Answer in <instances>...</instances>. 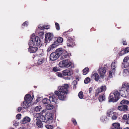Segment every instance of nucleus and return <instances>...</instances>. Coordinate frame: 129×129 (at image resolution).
I'll use <instances>...</instances> for the list:
<instances>
[{
    "label": "nucleus",
    "instance_id": "5fc2aeb1",
    "mask_svg": "<svg viewBox=\"0 0 129 129\" xmlns=\"http://www.w3.org/2000/svg\"><path fill=\"white\" fill-rule=\"evenodd\" d=\"M13 125L15 126H17L18 125V123H16L14 124Z\"/></svg>",
    "mask_w": 129,
    "mask_h": 129
},
{
    "label": "nucleus",
    "instance_id": "ea45409f",
    "mask_svg": "<svg viewBox=\"0 0 129 129\" xmlns=\"http://www.w3.org/2000/svg\"><path fill=\"white\" fill-rule=\"evenodd\" d=\"M106 117L105 116H102L101 118V120L102 121H104L105 120V119H106Z\"/></svg>",
    "mask_w": 129,
    "mask_h": 129
},
{
    "label": "nucleus",
    "instance_id": "864d4df0",
    "mask_svg": "<svg viewBox=\"0 0 129 129\" xmlns=\"http://www.w3.org/2000/svg\"><path fill=\"white\" fill-rule=\"evenodd\" d=\"M123 44L124 45H126L127 44L126 42L125 41H123Z\"/></svg>",
    "mask_w": 129,
    "mask_h": 129
},
{
    "label": "nucleus",
    "instance_id": "3c124183",
    "mask_svg": "<svg viewBox=\"0 0 129 129\" xmlns=\"http://www.w3.org/2000/svg\"><path fill=\"white\" fill-rule=\"evenodd\" d=\"M128 118L126 122L127 124H129V114L128 115Z\"/></svg>",
    "mask_w": 129,
    "mask_h": 129
},
{
    "label": "nucleus",
    "instance_id": "aec40b11",
    "mask_svg": "<svg viewBox=\"0 0 129 129\" xmlns=\"http://www.w3.org/2000/svg\"><path fill=\"white\" fill-rule=\"evenodd\" d=\"M30 118L27 116L25 117L22 120V123L25 124L29 122L30 121Z\"/></svg>",
    "mask_w": 129,
    "mask_h": 129
},
{
    "label": "nucleus",
    "instance_id": "f257e3e1",
    "mask_svg": "<svg viewBox=\"0 0 129 129\" xmlns=\"http://www.w3.org/2000/svg\"><path fill=\"white\" fill-rule=\"evenodd\" d=\"M69 87V86L67 84H64L61 86L58 87V91H55L54 92L55 94H53L52 96H50L49 100L46 98L43 99L42 101L43 103L48 104L50 101H51L57 104L58 99L57 96L59 100H64L66 98V94L68 92V89Z\"/></svg>",
    "mask_w": 129,
    "mask_h": 129
},
{
    "label": "nucleus",
    "instance_id": "a19ab883",
    "mask_svg": "<svg viewBox=\"0 0 129 129\" xmlns=\"http://www.w3.org/2000/svg\"><path fill=\"white\" fill-rule=\"evenodd\" d=\"M49 28V26L48 25H43V30L44 29H47Z\"/></svg>",
    "mask_w": 129,
    "mask_h": 129
},
{
    "label": "nucleus",
    "instance_id": "ddd939ff",
    "mask_svg": "<svg viewBox=\"0 0 129 129\" xmlns=\"http://www.w3.org/2000/svg\"><path fill=\"white\" fill-rule=\"evenodd\" d=\"M71 55V54L69 53H68L66 50L63 51V53L61 55V59H63L65 58H69Z\"/></svg>",
    "mask_w": 129,
    "mask_h": 129
},
{
    "label": "nucleus",
    "instance_id": "09e8293b",
    "mask_svg": "<svg viewBox=\"0 0 129 129\" xmlns=\"http://www.w3.org/2000/svg\"><path fill=\"white\" fill-rule=\"evenodd\" d=\"M28 23L27 21H26L23 23V25L24 26H27L28 25Z\"/></svg>",
    "mask_w": 129,
    "mask_h": 129
},
{
    "label": "nucleus",
    "instance_id": "0eeeda50",
    "mask_svg": "<svg viewBox=\"0 0 129 129\" xmlns=\"http://www.w3.org/2000/svg\"><path fill=\"white\" fill-rule=\"evenodd\" d=\"M72 64L71 62L67 59L60 61L59 64V67L63 68H68L70 67Z\"/></svg>",
    "mask_w": 129,
    "mask_h": 129
},
{
    "label": "nucleus",
    "instance_id": "dca6fc26",
    "mask_svg": "<svg viewBox=\"0 0 129 129\" xmlns=\"http://www.w3.org/2000/svg\"><path fill=\"white\" fill-rule=\"evenodd\" d=\"M127 106L126 105L119 106L118 107V109L121 111H125L127 110Z\"/></svg>",
    "mask_w": 129,
    "mask_h": 129
},
{
    "label": "nucleus",
    "instance_id": "a211bd4d",
    "mask_svg": "<svg viewBox=\"0 0 129 129\" xmlns=\"http://www.w3.org/2000/svg\"><path fill=\"white\" fill-rule=\"evenodd\" d=\"M111 129H122L120 127V124L118 123H115L112 124V126Z\"/></svg>",
    "mask_w": 129,
    "mask_h": 129
},
{
    "label": "nucleus",
    "instance_id": "e433bc0d",
    "mask_svg": "<svg viewBox=\"0 0 129 129\" xmlns=\"http://www.w3.org/2000/svg\"><path fill=\"white\" fill-rule=\"evenodd\" d=\"M53 71L56 72L59 71V70L57 67H54L53 68Z\"/></svg>",
    "mask_w": 129,
    "mask_h": 129
},
{
    "label": "nucleus",
    "instance_id": "2eb2a0df",
    "mask_svg": "<svg viewBox=\"0 0 129 129\" xmlns=\"http://www.w3.org/2000/svg\"><path fill=\"white\" fill-rule=\"evenodd\" d=\"M62 48H60L57 49L55 52L57 54L59 57L60 55H61L63 53V51H65Z\"/></svg>",
    "mask_w": 129,
    "mask_h": 129
},
{
    "label": "nucleus",
    "instance_id": "6e6d98bb",
    "mask_svg": "<svg viewBox=\"0 0 129 129\" xmlns=\"http://www.w3.org/2000/svg\"><path fill=\"white\" fill-rule=\"evenodd\" d=\"M92 88H89V93H90V92H91L92 91Z\"/></svg>",
    "mask_w": 129,
    "mask_h": 129
},
{
    "label": "nucleus",
    "instance_id": "4be33fe9",
    "mask_svg": "<svg viewBox=\"0 0 129 129\" xmlns=\"http://www.w3.org/2000/svg\"><path fill=\"white\" fill-rule=\"evenodd\" d=\"M116 64L115 62H112L111 65L112 70V73H114L115 71V68Z\"/></svg>",
    "mask_w": 129,
    "mask_h": 129
},
{
    "label": "nucleus",
    "instance_id": "7ed1b4c3",
    "mask_svg": "<svg viewBox=\"0 0 129 129\" xmlns=\"http://www.w3.org/2000/svg\"><path fill=\"white\" fill-rule=\"evenodd\" d=\"M41 44L40 39L38 37H35L34 35H32L30 40L28 43L29 47L34 46H39Z\"/></svg>",
    "mask_w": 129,
    "mask_h": 129
},
{
    "label": "nucleus",
    "instance_id": "1a4fd4ad",
    "mask_svg": "<svg viewBox=\"0 0 129 129\" xmlns=\"http://www.w3.org/2000/svg\"><path fill=\"white\" fill-rule=\"evenodd\" d=\"M106 89V87L105 85H103L100 87L98 88L96 90L95 92V95L97 96L100 93L105 91Z\"/></svg>",
    "mask_w": 129,
    "mask_h": 129
},
{
    "label": "nucleus",
    "instance_id": "052dcab7",
    "mask_svg": "<svg viewBox=\"0 0 129 129\" xmlns=\"http://www.w3.org/2000/svg\"><path fill=\"white\" fill-rule=\"evenodd\" d=\"M9 129H14L13 128H9Z\"/></svg>",
    "mask_w": 129,
    "mask_h": 129
},
{
    "label": "nucleus",
    "instance_id": "473e14b6",
    "mask_svg": "<svg viewBox=\"0 0 129 129\" xmlns=\"http://www.w3.org/2000/svg\"><path fill=\"white\" fill-rule=\"evenodd\" d=\"M126 53L125 50V49L122 50L119 53V55L120 56H121L122 55L125 54Z\"/></svg>",
    "mask_w": 129,
    "mask_h": 129
},
{
    "label": "nucleus",
    "instance_id": "f704fd0d",
    "mask_svg": "<svg viewBox=\"0 0 129 129\" xmlns=\"http://www.w3.org/2000/svg\"><path fill=\"white\" fill-rule=\"evenodd\" d=\"M114 73H112V70L110 71L109 72L108 77L110 78H112V74Z\"/></svg>",
    "mask_w": 129,
    "mask_h": 129
},
{
    "label": "nucleus",
    "instance_id": "58836bf2",
    "mask_svg": "<svg viewBox=\"0 0 129 129\" xmlns=\"http://www.w3.org/2000/svg\"><path fill=\"white\" fill-rule=\"evenodd\" d=\"M21 116V114H18L16 116V118L18 119H20Z\"/></svg>",
    "mask_w": 129,
    "mask_h": 129
},
{
    "label": "nucleus",
    "instance_id": "a878e982",
    "mask_svg": "<svg viewBox=\"0 0 129 129\" xmlns=\"http://www.w3.org/2000/svg\"><path fill=\"white\" fill-rule=\"evenodd\" d=\"M105 97L104 94H103L100 95L99 98V100L100 102H102L104 101L105 99Z\"/></svg>",
    "mask_w": 129,
    "mask_h": 129
},
{
    "label": "nucleus",
    "instance_id": "603ef678",
    "mask_svg": "<svg viewBox=\"0 0 129 129\" xmlns=\"http://www.w3.org/2000/svg\"><path fill=\"white\" fill-rule=\"evenodd\" d=\"M121 67H122V68H125V66L124 65V63H122V66H121Z\"/></svg>",
    "mask_w": 129,
    "mask_h": 129
},
{
    "label": "nucleus",
    "instance_id": "b1692460",
    "mask_svg": "<svg viewBox=\"0 0 129 129\" xmlns=\"http://www.w3.org/2000/svg\"><path fill=\"white\" fill-rule=\"evenodd\" d=\"M113 111V109H112L108 110L107 112V115L108 117H111L112 116V112Z\"/></svg>",
    "mask_w": 129,
    "mask_h": 129
},
{
    "label": "nucleus",
    "instance_id": "9d476101",
    "mask_svg": "<svg viewBox=\"0 0 129 129\" xmlns=\"http://www.w3.org/2000/svg\"><path fill=\"white\" fill-rule=\"evenodd\" d=\"M106 72V68L104 67H99L98 70V72L99 73L100 77H103Z\"/></svg>",
    "mask_w": 129,
    "mask_h": 129
},
{
    "label": "nucleus",
    "instance_id": "7c9ffc66",
    "mask_svg": "<svg viewBox=\"0 0 129 129\" xmlns=\"http://www.w3.org/2000/svg\"><path fill=\"white\" fill-rule=\"evenodd\" d=\"M78 96L79 98L81 99H82L83 97V92L82 91L78 93Z\"/></svg>",
    "mask_w": 129,
    "mask_h": 129
},
{
    "label": "nucleus",
    "instance_id": "c03bdc74",
    "mask_svg": "<svg viewBox=\"0 0 129 129\" xmlns=\"http://www.w3.org/2000/svg\"><path fill=\"white\" fill-rule=\"evenodd\" d=\"M57 75L59 77H62L63 75V74H62L59 72L57 73Z\"/></svg>",
    "mask_w": 129,
    "mask_h": 129
},
{
    "label": "nucleus",
    "instance_id": "412c9836",
    "mask_svg": "<svg viewBox=\"0 0 129 129\" xmlns=\"http://www.w3.org/2000/svg\"><path fill=\"white\" fill-rule=\"evenodd\" d=\"M42 122L40 120L37 121L36 123V125L39 128H42L43 127V124Z\"/></svg>",
    "mask_w": 129,
    "mask_h": 129
},
{
    "label": "nucleus",
    "instance_id": "bf43d9fd",
    "mask_svg": "<svg viewBox=\"0 0 129 129\" xmlns=\"http://www.w3.org/2000/svg\"><path fill=\"white\" fill-rule=\"evenodd\" d=\"M124 129H129V127H127L124 128Z\"/></svg>",
    "mask_w": 129,
    "mask_h": 129
},
{
    "label": "nucleus",
    "instance_id": "393cba45",
    "mask_svg": "<svg viewBox=\"0 0 129 129\" xmlns=\"http://www.w3.org/2000/svg\"><path fill=\"white\" fill-rule=\"evenodd\" d=\"M42 109V107L40 106H37L35 108V111L37 112L40 111Z\"/></svg>",
    "mask_w": 129,
    "mask_h": 129
},
{
    "label": "nucleus",
    "instance_id": "20e7f679",
    "mask_svg": "<svg viewBox=\"0 0 129 129\" xmlns=\"http://www.w3.org/2000/svg\"><path fill=\"white\" fill-rule=\"evenodd\" d=\"M45 112V110H43L40 113L41 115L39 118V120L44 122H45L46 120H51L53 118L51 114L49 113L46 114Z\"/></svg>",
    "mask_w": 129,
    "mask_h": 129
},
{
    "label": "nucleus",
    "instance_id": "9b49d317",
    "mask_svg": "<svg viewBox=\"0 0 129 129\" xmlns=\"http://www.w3.org/2000/svg\"><path fill=\"white\" fill-rule=\"evenodd\" d=\"M53 38V35L52 33H46L45 35V41L48 42V41L52 40Z\"/></svg>",
    "mask_w": 129,
    "mask_h": 129
},
{
    "label": "nucleus",
    "instance_id": "37998d69",
    "mask_svg": "<svg viewBox=\"0 0 129 129\" xmlns=\"http://www.w3.org/2000/svg\"><path fill=\"white\" fill-rule=\"evenodd\" d=\"M38 28L40 30H43V25L42 24L38 26Z\"/></svg>",
    "mask_w": 129,
    "mask_h": 129
},
{
    "label": "nucleus",
    "instance_id": "cd10ccee",
    "mask_svg": "<svg viewBox=\"0 0 129 129\" xmlns=\"http://www.w3.org/2000/svg\"><path fill=\"white\" fill-rule=\"evenodd\" d=\"M53 106L51 105L48 104L46 106V108L48 110L52 109H53Z\"/></svg>",
    "mask_w": 129,
    "mask_h": 129
},
{
    "label": "nucleus",
    "instance_id": "39448f33",
    "mask_svg": "<svg viewBox=\"0 0 129 129\" xmlns=\"http://www.w3.org/2000/svg\"><path fill=\"white\" fill-rule=\"evenodd\" d=\"M33 99L31 95L28 94L26 95L24 98L25 101L22 104L23 108L24 109L27 108L31 106V102Z\"/></svg>",
    "mask_w": 129,
    "mask_h": 129
},
{
    "label": "nucleus",
    "instance_id": "de8ad7c7",
    "mask_svg": "<svg viewBox=\"0 0 129 129\" xmlns=\"http://www.w3.org/2000/svg\"><path fill=\"white\" fill-rule=\"evenodd\" d=\"M23 108L21 107H19L18 108L17 111L19 112L22 110Z\"/></svg>",
    "mask_w": 129,
    "mask_h": 129
},
{
    "label": "nucleus",
    "instance_id": "8fccbe9b",
    "mask_svg": "<svg viewBox=\"0 0 129 129\" xmlns=\"http://www.w3.org/2000/svg\"><path fill=\"white\" fill-rule=\"evenodd\" d=\"M72 122L74 125H77V122L75 119L74 120H72Z\"/></svg>",
    "mask_w": 129,
    "mask_h": 129
},
{
    "label": "nucleus",
    "instance_id": "680f3d73",
    "mask_svg": "<svg viewBox=\"0 0 129 129\" xmlns=\"http://www.w3.org/2000/svg\"><path fill=\"white\" fill-rule=\"evenodd\" d=\"M89 82H90V79L89 78Z\"/></svg>",
    "mask_w": 129,
    "mask_h": 129
},
{
    "label": "nucleus",
    "instance_id": "4c0bfd02",
    "mask_svg": "<svg viewBox=\"0 0 129 129\" xmlns=\"http://www.w3.org/2000/svg\"><path fill=\"white\" fill-rule=\"evenodd\" d=\"M89 82V77H87L86 78L84 81V83L85 84H87Z\"/></svg>",
    "mask_w": 129,
    "mask_h": 129
},
{
    "label": "nucleus",
    "instance_id": "79ce46f5",
    "mask_svg": "<svg viewBox=\"0 0 129 129\" xmlns=\"http://www.w3.org/2000/svg\"><path fill=\"white\" fill-rule=\"evenodd\" d=\"M129 59V58L128 57H125L123 59V61L124 62H126Z\"/></svg>",
    "mask_w": 129,
    "mask_h": 129
},
{
    "label": "nucleus",
    "instance_id": "72a5a7b5",
    "mask_svg": "<svg viewBox=\"0 0 129 129\" xmlns=\"http://www.w3.org/2000/svg\"><path fill=\"white\" fill-rule=\"evenodd\" d=\"M55 47H52V44L51 46H49L48 48L47 49V52H49L51 50H53V49Z\"/></svg>",
    "mask_w": 129,
    "mask_h": 129
},
{
    "label": "nucleus",
    "instance_id": "5701e85b",
    "mask_svg": "<svg viewBox=\"0 0 129 129\" xmlns=\"http://www.w3.org/2000/svg\"><path fill=\"white\" fill-rule=\"evenodd\" d=\"M112 114L113 115L112 116V119L113 120H116L117 118V115H118V113L115 112H113Z\"/></svg>",
    "mask_w": 129,
    "mask_h": 129
},
{
    "label": "nucleus",
    "instance_id": "c756f323",
    "mask_svg": "<svg viewBox=\"0 0 129 129\" xmlns=\"http://www.w3.org/2000/svg\"><path fill=\"white\" fill-rule=\"evenodd\" d=\"M88 68H86L83 70V74L86 75L88 72Z\"/></svg>",
    "mask_w": 129,
    "mask_h": 129
},
{
    "label": "nucleus",
    "instance_id": "2f4dec72",
    "mask_svg": "<svg viewBox=\"0 0 129 129\" xmlns=\"http://www.w3.org/2000/svg\"><path fill=\"white\" fill-rule=\"evenodd\" d=\"M45 126L48 129H52L53 128V127L52 125L48 124L46 125H45Z\"/></svg>",
    "mask_w": 129,
    "mask_h": 129
},
{
    "label": "nucleus",
    "instance_id": "4468645a",
    "mask_svg": "<svg viewBox=\"0 0 129 129\" xmlns=\"http://www.w3.org/2000/svg\"><path fill=\"white\" fill-rule=\"evenodd\" d=\"M59 57L57 54L55 52L52 53L50 54V59L52 61L56 60Z\"/></svg>",
    "mask_w": 129,
    "mask_h": 129
},
{
    "label": "nucleus",
    "instance_id": "6e6552de",
    "mask_svg": "<svg viewBox=\"0 0 129 129\" xmlns=\"http://www.w3.org/2000/svg\"><path fill=\"white\" fill-rule=\"evenodd\" d=\"M63 38L61 37L55 38L54 39V42L52 44V47H55L58 46L60 43H61L63 41Z\"/></svg>",
    "mask_w": 129,
    "mask_h": 129
},
{
    "label": "nucleus",
    "instance_id": "6ab92c4d",
    "mask_svg": "<svg viewBox=\"0 0 129 129\" xmlns=\"http://www.w3.org/2000/svg\"><path fill=\"white\" fill-rule=\"evenodd\" d=\"M91 78L93 79H94L95 81L98 80L99 79V76L98 74L96 73L93 72L92 73Z\"/></svg>",
    "mask_w": 129,
    "mask_h": 129
},
{
    "label": "nucleus",
    "instance_id": "13d9d810",
    "mask_svg": "<svg viewBox=\"0 0 129 129\" xmlns=\"http://www.w3.org/2000/svg\"><path fill=\"white\" fill-rule=\"evenodd\" d=\"M73 88L74 89H75L76 88V85H74Z\"/></svg>",
    "mask_w": 129,
    "mask_h": 129
},
{
    "label": "nucleus",
    "instance_id": "49530a36",
    "mask_svg": "<svg viewBox=\"0 0 129 129\" xmlns=\"http://www.w3.org/2000/svg\"><path fill=\"white\" fill-rule=\"evenodd\" d=\"M124 49L126 53L129 52V47H127L126 48Z\"/></svg>",
    "mask_w": 129,
    "mask_h": 129
},
{
    "label": "nucleus",
    "instance_id": "c85d7f7f",
    "mask_svg": "<svg viewBox=\"0 0 129 129\" xmlns=\"http://www.w3.org/2000/svg\"><path fill=\"white\" fill-rule=\"evenodd\" d=\"M45 61V59L43 58L39 59L38 60V63L39 64H41L43 63Z\"/></svg>",
    "mask_w": 129,
    "mask_h": 129
},
{
    "label": "nucleus",
    "instance_id": "f03ea898",
    "mask_svg": "<svg viewBox=\"0 0 129 129\" xmlns=\"http://www.w3.org/2000/svg\"><path fill=\"white\" fill-rule=\"evenodd\" d=\"M127 83H123L121 88H119V90L120 92L116 90H114L110 94L109 98V102H116L119 99L120 94L122 96L125 97L127 96L129 93V88Z\"/></svg>",
    "mask_w": 129,
    "mask_h": 129
},
{
    "label": "nucleus",
    "instance_id": "c9c22d12",
    "mask_svg": "<svg viewBox=\"0 0 129 129\" xmlns=\"http://www.w3.org/2000/svg\"><path fill=\"white\" fill-rule=\"evenodd\" d=\"M55 24L56 26V28L57 30H59L60 29V28L59 24L57 22H55Z\"/></svg>",
    "mask_w": 129,
    "mask_h": 129
},
{
    "label": "nucleus",
    "instance_id": "a18cd8bd",
    "mask_svg": "<svg viewBox=\"0 0 129 129\" xmlns=\"http://www.w3.org/2000/svg\"><path fill=\"white\" fill-rule=\"evenodd\" d=\"M122 118L124 120H127V119H128L127 117V115H124L123 116Z\"/></svg>",
    "mask_w": 129,
    "mask_h": 129
},
{
    "label": "nucleus",
    "instance_id": "f8f14e48",
    "mask_svg": "<svg viewBox=\"0 0 129 129\" xmlns=\"http://www.w3.org/2000/svg\"><path fill=\"white\" fill-rule=\"evenodd\" d=\"M62 73L64 76H70L73 74V70L70 69H68L63 70Z\"/></svg>",
    "mask_w": 129,
    "mask_h": 129
},
{
    "label": "nucleus",
    "instance_id": "4d7b16f0",
    "mask_svg": "<svg viewBox=\"0 0 129 129\" xmlns=\"http://www.w3.org/2000/svg\"><path fill=\"white\" fill-rule=\"evenodd\" d=\"M124 72H127V70L126 69H125L124 70Z\"/></svg>",
    "mask_w": 129,
    "mask_h": 129
},
{
    "label": "nucleus",
    "instance_id": "f3484780",
    "mask_svg": "<svg viewBox=\"0 0 129 129\" xmlns=\"http://www.w3.org/2000/svg\"><path fill=\"white\" fill-rule=\"evenodd\" d=\"M38 48L37 47H29L28 49V51L30 53L35 52L38 50Z\"/></svg>",
    "mask_w": 129,
    "mask_h": 129
},
{
    "label": "nucleus",
    "instance_id": "bb28decb",
    "mask_svg": "<svg viewBox=\"0 0 129 129\" xmlns=\"http://www.w3.org/2000/svg\"><path fill=\"white\" fill-rule=\"evenodd\" d=\"M129 103L128 101L127 100H122L120 102V104L123 105H127Z\"/></svg>",
    "mask_w": 129,
    "mask_h": 129
},
{
    "label": "nucleus",
    "instance_id": "423d86ee",
    "mask_svg": "<svg viewBox=\"0 0 129 129\" xmlns=\"http://www.w3.org/2000/svg\"><path fill=\"white\" fill-rule=\"evenodd\" d=\"M66 33V32H64L63 33V35L66 36L67 38H68L67 46L68 47H72L73 46L75 45V43L71 38L69 37V34Z\"/></svg>",
    "mask_w": 129,
    "mask_h": 129
}]
</instances>
